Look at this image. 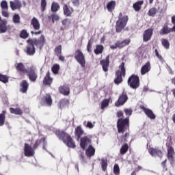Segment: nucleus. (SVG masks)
I'll list each match as a JSON object with an SVG mask.
<instances>
[{
  "label": "nucleus",
  "mask_w": 175,
  "mask_h": 175,
  "mask_svg": "<svg viewBox=\"0 0 175 175\" xmlns=\"http://www.w3.org/2000/svg\"><path fill=\"white\" fill-rule=\"evenodd\" d=\"M13 23H14V24H19L20 23V15L18 14H15L13 16Z\"/></svg>",
  "instance_id": "obj_50"
},
{
  "label": "nucleus",
  "mask_w": 175,
  "mask_h": 175,
  "mask_svg": "<svg viewBox=\"0 0 175 175\" xmlns=\"http://www.w3.org/2000/svg\"><path fill=\"white\" fill-rule=\"evenodd\" d=\"M7 24L8 21L6 20L0 19V33H4V32L8 31Z\"/></svg>",
  "instance_id": "obj_22"
},
{
  "label": "nucleus",
  "mask_w": 175,
  "mask_h": 175,
  "mask_svg": "<svg viewBox=\"0 0 175 175\" xmlns=\"http://www.w3.org/2000/svg\"><path fill=\"white\" fill-rule=\"evenodd\" d=\"M85 154L89 158L94 157V155H95V148H94L92 146H89V147L86 149Z\"/></svg>",
  "instance_id": "obj_26"
},
{
  "label": "nucleus",
  "mask_w": 175,
  "mask_h": 175,
  "mask_svg": "<svg viewBox=\"0 0 175 175\" xmlns=\"http://www.w3.org/2000/svg\"><path fill=\"white\" fill-rule=\"evenodd\" d=\"M141 109L144 111L145 114L150 118V120H155L156 116L155 114H154V112H152V110L146 108L144 106H141Z\"/></svg>",
  "instance_id": "obj_13"
},
{
  "label": "nucleus",
  "mask_w": 175,
  "mask_h": 175,
  "mask_svg": "<svg viewBox=\"0 0 175 175\" xmlns=\"http://www.w3.org/2000/svg\"><path fill=\"white\" fill-rule=\"evenodd\" d=\"M55 133L59 139H62L67 145V147H70L71 148L76 147L73 139H72V137L69 135L59 130L56 131Z\"/></svg>",
  "instance_id": "obj_1"
},
{
  "label": "nucleus",
  "mask_w": 175,
  "mask_h": 175,
  "mask_svg": "<svg viewBox=\"0 0 175 175\" xmlns=\"http://www.w3.org/2000/svg\"><path fill=\"white\" fill-rule=\"evenodd\" d=\"M80 146L83 150H85V148L91 146V139L88 137H82L81 139Z\"/></svg>",
  "instance_id": "obj_12"
},
{
  "label": "nucleus",
  "mask_w": 175,
  "mask_h": 175,
  "mask_svg": "<svg viewBox=\"0 0 175 175\" xmlns=\"http://www.w3.org/2000/svg\"><path fill=\"white\" fill-rule=\"evenodd\" d=\"M110 47L112 50H116V49H120L118 42H116L114 45H111Z\"/></svg>",
  "instance_id": "obj_56"
},
{
  "label": "nucleus",
  "mask_w": 175,
  "mask_h": 175,
  "mask_svg": "<svg viewBox=\"0 0 175 175\" xmlns=\"http://www.w3.org/2000/svg\"><path fill=\"white\" fill-rule=\"evenodd\" d=\"M128 100V96L126 94H122L120 96L118 100L116 102L115 105L116 107H120V106H124Z\"/></svg>",
  "instance_id": "obj_9"
},
{
  "label": "nucleus",
  "mask_w": 175,
  "mask_h": 175,
  "mask_svg": "<svg viewBox=\"0 0 175 175\" xmlns=\"http://www.w3.org/2000/svg\"><path fill=\"white\" fill-rule=\"evenodd\" d=\"M57 57H59V61H62V62H64V61H65V57H64L61 55H57Z\"/></svg>",
  "instance_id": "obj_60"
},
{
  "label": "nucleus",
  "mask_w": 175,
  "mask_h": 175,
  "mask_svg": "<svg viewBox=\"0 0 175 175\" xmlns=\"http://www.w3.org/2000/svg\"><path fill=\"white\" fill-rule=\"evenodd\" d=\"M45 85H50L53 83V78L50 77V72H47L43 81Z\"/></svg>",
  "instance_id": "obj_27"
},
{
  "label": "nucleus",
  "mask_w": 175,
  "mask_h": 175,
  "mask_svg": "<svg viewBox=\"0 0 175 175\" xmlns=\"http://www.w3.org/2000/svg\"><path fill=\"white\" fill-rule=\"evenodd\" d=\"M39 143H42V145L44 146L46 144V139L45 138H42L40 140H37L35 145H34V148H36L39 146Z\"/></svg>",
  "instance_id": "obj_45"
},
{
  "label": "nucleus",
  "mask_w": 175,
  "mask_h": 175,
  "mask_svg": "<svg viewBox=\"0 0 175 175\" xmlns=\"http://www.w3.org/2000/svg\"><path fill=\"white\" fill-rule=\"evenodd\" d=\"M16 69L18 72H21L23 75L28 72V68L27 69L23 63H17L16 65Z\"/></svg>",
  "instance_id": "obj_16"
},
{
  "label": "nucleus",
  "mask_w": 175,
  "mask_h": 175,
  "mask_svg": "<svg viewBox=\"0 0 175 175\" xmlns=\"http://www.w3.org/2000/svg\"><path fill=\"white\" fill-rule=\"evenodd\" d=\"M152 29H148L144 32V42H148L150 39H151V36H152Z\"/></svg>",
  "instance_id": "obj_18"
},
{
  "label": "nucleus",
  "mask_w": 175,
  "mask_h": 175,
  "mask_svg": "<svg viewBox=\"0 0 175 175\" xmlns=\"http://www.w3.org/2000/svg\"><path fill=\"white\" fill-rule=\"evenodd\" d=\"M144 3V1H139L137 3H134L133 5V9L135 10V12H139L140 9H142V5Z\"/></svg>",
  "instance_id": "obj_31"
},
{
  "label": "nucleus",
  "mask_w": 175,
  "mask_h": 175,
  "mask_svg": "<svg viewBox=\"0 0 175 175\" xmlns=\"http://www.w3.org/2000/svg\"><path fill=\"white\" fill-rule=\"evenodd\" d=\"M42 100L44 102V103H46L47 106H51V104L53 103V99H51L50 94L44 96L42 98Z\"/></svg>",
  "instance_id": "obj_24"
},
{
  "label": "nucleus",
  "mask_w": 175,
  "mask_h": 175,
  "mask_svg": "<svg viewBox=\"0 0 175 175\" xmlns=\"http://www.w3.org/2000/svg\"><path fill=\"white\" fill-rule=\"evenodd\" d=\"M128 144H124V146H122L121 149H120V154H122V155H124V154H126V151H128Z\"/></svg>",
  "instance_id": "obj_42"
},
{
  "label": "nucleus",
  "mask_w": 175,
  "mask_h": 175,
  "mask_svg": "<svg viewBox=\"0 0 175 175\" xmlns=\"http://www.w3.org/2000/svg\"><path fill=\"white\" fill-rule=\"evenodd\" d=\"M2 15L3 17H9V13L8 12V10H2Z\"/></svg>",
  "instance_id": "obj_57"
},
{
  "label": "nucleus",
  "mask_w": 175,
  "mask_h": 175,
  "mask_svg": "<svg viewBox=\"0 0 175 175\" xmlns=\"http://www.w3.org/2000/svg\"><path fill=\"white\" fill-rule=\"evenodd\" d=\"M55 53L57 54V55H60L61 53H62V46L61 45H58L55 49Z\"/></svg>",
  "instance_id": "obj_44"
},
{
  "label": "nucleus",
  "mask_w": 175,
  "mask_h": 175,
  "mask_svg": "<svg viewBox=\"0 0 175 175\" xmlns=\"http://www.w3.org/2000/svg\"><path fill=\"white\" fill-rule=\"evenodd\" d=\"M29 85V84H28V82H27V81H23L21 83V92H23V94H25V92H27V91L28 90Z\"/></svg>",
  "instance_id": "obj_25"
},
{
  "label": "nucleus",
  "mask_w": 175,
  "mask_h": 175,
  "mask_svg": "<svg viewBox=\"0 0 175 175\" xmlns=\"http://www.w3.org/2000/svg\"><path fill=\"white\" fill-rule=\"evenodd\" d=\"M68 105H69V100H68L67 99H63L60 100L59 103V106L60 109H64V107H65L66 106H68Z\"/></svg>",
  "instance_id": "obj_36"
},
{
  "label": "nucleus",
  "mask_w": 175,
  "mask_h": 175,
  "mask_svg": "<svg viewBox=\"0 0 175 175\" xmlns=\"http://www.w3.org/2000/svg\"><path fill=\"white\" fill-rule=\"evenodd\" d=\"M111 100V98H109L103 100L101 102V109H102V110L106 109V107H107V106H109V103H110Z\"/></svg>",
  "instance_id": "obj_33"
},
{
  "label": "nucleus",
  "mask_w": 175,
  "mask_h": 175,
  "mask_svg": "<svg viewBox=\"0 0 175 175\" xmlns=\"http://www.w3.org/2000/svg\"><path fill=\"white\" fill-rule=\"evenodd\" d=\"M75 59L81 65V68H85V56H84L81 50L78 49L75 51Z\"/></svg>",
  "instance_id": "obj_5"
},
{
  "label": "nucleus",
  "mask_w": 175,
  "mask_h": 175,
  "mask_svg": "<svg viewBox=\"0 0 175 175\" xmlns=\"http://www.w3.org/2000/svg\"><path fill=\"white\" fill-rule=\"evenodd\" d=\"M10 8L12 10H16V9H21V7L23 6V4L21 3V1L19 0H14V1H10Z\"/></svg>",
  "instance_id": "obj_15"
},
{
  "label": "nucleus",
  "mask_w": 175,
  "mask_h": 175,
  "mask_svg": "<svg viewBox=\"0 0 175 175\" xmlns=\"http://www.w3.org/2000/svg\"><path fill=\"white\" fill-rule=\"evenodd\" d=\"M31 33H32V34L34 33V35H40V34L42 33V31L39 30V31H37V32H34V31H31Z\"/></svg>",
  "instance_id": "obj_61"
},
{
  "label": "nucleus",
  "mask_w": 175,
  "mask_h": 175,
  "mask_svg": "<svg viewBox=\"0 0 175 175\" xmlns=\"http://www.w3.org/2000/svg\"><path fill=\"white\" fill-rule=\"evenodd\" d=\"M84 125L86 128H88L89 129H92V128H94V126H95L94 123L90 121L85 122Z\"/></svg>",
  "instance_id": "obj_46"
},
{
  "label": "nucleus",
  "mask_w": 175,
  "mask_h": 175,
  "mask_svg": "<svg viewBox=\"0 0 175 175\" xmlns=\"http://www.w3.org/2000/svg\"><path fill=\"white\" fill-rule=\"evenodd\" d=\"M155 54L156 56L157 57V58H159V59H162V56H161V55H159V53L158 52V49H155Z\"/></svg>",
  "instance_id": "obj_59"
},
{
  "label": "nucleus",
  "mask_w": 175,
  "mask_h": 175,
  "mask_svg": "<svg viewBox=\"0 0 175 175\" xmlns=\"http://www.w3.org/2000/svg\"><path fill=\"white\" fill-rule=\"evenodd\" d=\"M31 25L36 31H39V29H40V23H39V20H38V18L36 17H33L31 19Z\"/></svg>",
  "instance_id": "obj_20"
},
{
  "label": "nucleus",
  "mask_w": 175,
  "mask_h": 175,
  "mask_svg": "<svg viewBox=\"0 0 175 175\" xmlns=\"http://www.w3.org/2000/svg\"><path fill=\"white\" fill-rule=\"evenodd\" d=\"M59 92L60 94H63V95H69V87L66 85L61 86L59 88Z\"/></svg>",
  "instance_id": "obj_30"
},
{
  "label": "nucleus",
  "mask_w": 175,
  "mask_h": 175,
  "mask_svg": "<svg viewBox=\"0 0 175 175\" xmlns=\"http://www.w3.org/2000/svg\"><path fill=\"white\" fill-rule=\"evenodd\" d=\"M5 114H6V111H3L2 113H0V126L5 125Z\"/></svg>",
  "instance_id": "obj_35"
},
{
  "label": "nucleus",
  "mask_w": 175,
  "mask_h": 175,
  "mask_svg": "<svg viewBox=\"0 0 175 175\" xmlns=\"http://www.w3.org/2000/svg\"><path fill=\"white\" fill-rule=\"evenodd\" d=\"M52 12H57L59 10V5L57 3H53L51 5Z\"/></svg>",
  "instance_id": "obj_41"
},
{
  "label": "nucleus",
  "mask_w": 175,
  "mask_h": 175,
  "mask_svg": "<svg viewBox=\"0 0 175 175\" xmlns=\"http://www.w3.org/2000/svg\"><path fill=\"white\" fill-rule=\"evenodd\" d=\"M123 115H124V113H123L122 111H118L117 112V116H118V117H122Z\"/></svg>",
  "instance_id": "obj_62"
},
{
  "label": "nucleus",
  "mask_w": 175,
  "mask_h": 175,
  "mask_svg": "<svg viewBox=\"0 0 175 175\" xmlns=\"http://www.w3.org/2000/svg\"><path fill=\"white\" fill-rule=\"evenodd\" d=\"M128 23V16L119 14L118 20L116 21V32H121L126 27Z\"/></svg>",
  "instance_id": "obj_2"
},
{
  "label": "nucleus",
  "mask_w": 175,
  "mask_h": 175,
  "mask_svg": "<svg viewBox=\"0 0 175 175\" xmlns=\"http://www.w3.org/2000/svg\"><path fill=\"white\" fill-rule=\"evenodd\" d=\"M75 134L78 136V139H80V136L83 135V129L80 126H77L75 129Z\"/></svg>",
  "instance_id": "obj_39"
},
{
  "label": "nucleus",
  "mask_w": 175,
  "mask_h": 175,
  "mask_svg": "<svg viewBox=\"0 0 175 175\" xmlns=\"http://www.w3.org/2000/svg\"><path fill=\"white\" fill-rule=\"evenodd\" d=\"M126 116H132V109H124Z\"/></svg>",
  "instance_id": "obj_55"
},
{
  "label": "nucleus",
  "mask_w": 175,
  "mask_h": 175,
  "mask_svg": "<svg viewBox=\"0 0 175 175\" xmlns=\"http://www.w3.org/2000/svg\"><path fill=\"white\" fill-rule=\"evenodd\" d=\"M174 149L172 147L167 148V158L170 161L171 165H173V162H174Z\"/></svg>",
  "instance_id": "obj_14"
},
{
  "label": "nucleus",
  "mask_w": 175,
  "mask_h": 175,
  "mask_svg": "<svg viewBox=\"0 0 175 175\" xmlns=\"http://www.w3.org/2000/svg\"><path fill=\"white\" fill-rule=\"evenodd\" d=\"M116 8V1H109L107 5V9L108 12H112Z\"/></svg>",
  "instance_id": "obj_29"
},
{
  "label": "nucleus",
  "mask_w": 175,
  "mask_h": 175,
  "mask_svg": "<svg viewBox=\"0 0 175 175\" xmlns=\"http://www.w3.org/2000/svg\"><path fill=\"white\" fill-rule=\"evenodd\" d=\"M172 24H174V25H175V16H173L172 17Z\"/></svg>",
  "instance_id": "obj_64"
},
{
  "label": "nucleus",
  "mask_w": 175,
  "mask_h": 175,
  "mask_svg": "<svg viewBox=\"0 0 175 175\" xmlns=\"http://www.w3.org/2000/svg\"><path fill=\"white\" fill-rule=\"evenodd\" d=\"M151 69V66H150V62H147L145 65H144L141 68V75H144L146 73H148L150 70Z\"/></svg>",
  "instance_id": "obj_23"
},
{
  "label": "nucleus",
  "mask_w": 175,
  "mask_h": 175,
  "mask_svg": "<svg viewBox=\"0 0 175 175\" xmlns=\"http://www.w3.org/2000/svg\"><path fill=\"white\" fill-rule=\"evenodd\" d=\"M31 40H33V44L40 47V49H42V47L46 44V38L43 35H41L38 40L31 39Z\"/></svg>",
  "instance_id": "obj_11"
},
{
  "label": "nucleus",
  "mask_w": 175,
  "mask_h": 175,
  "mask_svg": "<svg viewBox=\"0 0 175 175\" xmlns=\"http://www.w3.org/2000/svg\"><path fill=\"white\" fill-rule=\"evenodd\" d=\"M113 173L115 175H120V166H118V164H115L113 167Z\"/></svg>",
  "instance_id": "obj_49"
},
{
  "label": "nucleus",
  "mask_w": 175,
  "mask_h": 175,
  "mask_svg": "<svg viewBox=\"0 0 175 175\" xmlns=\"http://www.w3.org/2000/svg\"><path fill=\"white\" fill-rule=\"evenodd\" d=\"M68 19H64L62 21L63 25H68Z\"/></svg>",
  "instance_id": "obj_63"
},
{
  "label": "nucleus",
  "mask_w": 175,
  "mask_h": 175,
  "mask_svg": "<svg viewBox=\"0 0 175 175\" xmlns=\"http://www.w3.org/2000/svg\"><path fill=\"white\" fill-rule=\"evenodd\" d=\"M63 10H64V14L67 17H70V16H72V14L73 13V8H72V7L68 5H64Z\"/></svg>",
  "instance_id": "obj_17"
},
{
  "label": "nucleus",
  "mask_w": 175,
  "mask_h": 175,
  "mask_svg": "<svg viewBox=\"0 0 175 175\" xmlns=\"http://www.w3.org/2000/svg\"><path fill=\"white\" fill-rule=\"evenodd\" d=\"M49 20L52 19L53 23H54V21H58L59 20V16L57 14H52L49 16Z\"/></svg>",
  "instance_id": "obj_48"
},
{
  "label": "nucleus",
  "mask_w": 175,
  "mask_h": 175,
  "mask_svg": "<svg viewBox=\"0 0 175 175\" xmlns=\"http://www.w3.org/2000/svg\"><path fill=\"white\" fill-rule=\"evenodd\" d=\"M161 43L163 44V47H165V49H169L170 44L169 43V41L167 39H162Z\"/></svg>",
  "instance_id": "obj_43"
},
{
  "label": "nucleus",
  "mask_w": 175,
  "mask_h": 175,
  "mask_svg": "<svg viewBox=\"0 0 175 175\" xmlns=\"http://www.w3.org/2000/svg\"><path fill=\"white\" fill-rule=\"evenodd\" d=\"M119 68L120 70L116 72V78L114 80L116 84L122 83V76L125 77V63L122 62Z\"/></svg>",
  "instance_id": "obj_3"
},
{
  "label": "nucleus",
  "mask_w": 175,
  "mask_h": 175,
  "mask_svg": "<svg viewBox=\"0 0 175 175\" xmlns=\"http://www.w3.org/2000/svg\"><path fill=\"white\" fill-rule=\"evenodd\" d=\"M0 81L4 83V84H6V83L9 81V77H8L6 75L0 74Z\"/></svg>",
  "instance_id": "obj_40"
},
{
  "label": "nucleus",
  "mask_w": 175,
  "mask_h": 175,
  "mask_svg": "<svg viewBox=\"0 0 175 175\" xmlns=\"http://www.w3.org/2000/svg\"><path fill=\"white\" fill-rule=\"evenodd\" d=\"M172 32V28H169L167 25H165L160 30V35H167Z\"/></svg>",
  "instance_id": "obj_28"
},
{
  "label": "nucleus",
  "mask_w": 175,
  "mask_h": 175,
  "mask_svg": "<svg viewBox=\"0 0 175 175\" xmlns=\"http://www.w3.org/2000/svg\"><path fill=\"white\" fill-rule=\"evenodd\" d=\"M1 7L2 10H8V2L6 1H3L1 3Z\"/></svg>",
  "instance_id": "obj_52"
},
{
  "label": "nucleus",
  "mask_w": 175,
  "mask_h": 175,
  "mask_svg": "<svg viewBox=\"0 0 175 175\" xmlns=\"http://www.w3.org/2000/svg\"><path fill=\"white\" fill-rule=\"evenodd\" d=\"M27 42V45L25 51L27 55H33L36 53L35 44L33 43L34 41L29 38Z\"/></svg>",
  "instance_id": "obj_6"
},
{
  "label": "nucleus",
  "mask_w": 175,
  "mask_h": 175,
  "mask_svg": "<svg viewBox=\"0 0 175 175\" xmlns=\"http://www.w3.org/2000/svg\"><path fill=\"white\" fill-rule=\"evenodd\" d=\"M20 36L23 39H27V38H28V36H29L28 32H27L26 30H23L21 32Z\"/></svg>",
  "instance_id": "obj_51"
},
{
  "label": "nucleus",
  "mask_w": 175,
  "mask_h": 175,
  "mask_svg": "<svg viewBox=\"0 0 175 175\" xmlns=\"http://www.w3.org/2000/svg\"><path fill=\"white\" fill-rule=\"evenodd\" d=\"M10 113H12V114H16L18 116H20L21 114H23V111H21V109H20V108H10Z\"/></svg>",
  "instance_id": "obj_34"
},
{
  "label": "nucleus",
  "mask_w": 175,
  "mask_h": 175,
  "mask_svg": "<svg viewBox=\"0 0 175 175\" xmlns=\"http://www.w3.org/2000/svg\"><path fill=\"white\" fill-rule=\"evenodd\" d=\"M139 79L137 75H132L129 78L128 83L131 88H137L139 85Z\"/></svg>",
  "instance_id": "obj_7"
},
{
  "label": "nucleus",
  "mask_w": 175,
  "mask_h": 175,
  "mask_svg": "<svg viewBox=\"0 0 175 175\" xmlns=\"http://www.w3.org/2000/svg\"><path fill=\"white\" fill-rule=\"evenodd\" d=\"M103 51V46L102 45H97L96 49L94 50V53L97 55L98 54H102Z\"/></svg>",
  "instance_id": "obj_38"
},
{
  "label": "nucleus",
  "mask_w": 175,
  "mask_h": 175,
  "mask_svg": "<svg viewBox=\"0 0 175 175\" xmlns=\"http://www.w3.org/2000/svg\"><path fill=\"white\" fill-rule=\"evenodd\" d=\"M157 13V8H153L149 10L148 12V16H154Z\"/></svg>",
  "instance_id": "obj_54"
},
{
  "label": "nucleus",
  "mask_w": 175,
  "mask_h": 175,
  "mask_svg": "<svg viewBox=\"0 0 175 175\" xmlns=\"http://www.w3.org/2000/svg\"><path fill=\"white\" fill-rule=\"evenodd\" d=\"M100 164L103 170L105 172L107 169V159H102Z\"/></svg>",
  "instance_id": "obj_37"
},
{
  "label": "nucleus",
  "mask_w": 175,
  "mask_h": 175,
  "mask_svg": "<svg viewBox=\"0 0 175 175\" xmlns=\"http://www.w3.org/2000/svg\"><path fill=\"white\" fill-rule=\"evenodd\" d=\"M46 5H47V3L46 2V0H41V10H42V12H44Z\"/></svg>",
  "instance_id": "obj_53"
},
{
  "label": "nucleus",
  "mask_w": 175,
  "mask_h": 175,
  "mask_svg": "<svg viewBox=\"0 0 175 175\" xmlns=\"http://www.w3.org/2000/svg\"><path fill=\"white\" fill-rule=\"evenodd\" d=\"M26 73L31 81H36L38 73H36V68L34 66L28 68V71Z\"/></svg>",
  "instance_id": "obj_8"
},
{
  "label": "nucleus",
  "mask_w": 175,
  "mask_h": 175,
  "mask_svg": "<svg viewBox=\"0 0 175 175\" xmlns=\"http://www.w3.org/2000/svg\"><path fill=\"white\" fill-rule=\"evenodd\" d=\"M100 64L102 65L104 72H107L109 70V56H107L105 59L101 60Z\"/></svg>",
  "instance_id": "obj_21"
},
{
  "label": "nucleus",
  "mask_w": 175,
  "mask_h": 175,
  "mask_svg": "<svg viewBox=\"0 0 175 175\" xmlns=\"http://www.w3.org/2000/svg\"><path fill=\"white\" fill-rule=\"evenodd\" d=\"M91 47H92V44H91V41H89L88 46H87V50L88 51V53H91V51H92Z\"/></svg>",
  "instance_id": "obj_58"
},
{
  "label": "nucleus",
  "mask_w": 175,
  "mask_h": 175,
  "mask_svg": "<svg viewBox=\"0 0 175 175\" xmlns=\"http://www.w3.org/2000/svg\"><path fill=\"white\" fill-rule=\"evenodd\" d=\"M24 152L25 157H33L35 155L34 149L28 144H25Z\"/></svg>",
  "instance_id": "obj_10"
},
{
  "label": "nucleus",
  "mask_w": 175,
  "mask_h": 175,
  "mask_svg": "<svg viewBox=\"0 0 175 175\" xmlns=\"http://www.w3.org/2000/svg\"><path fill=\"white\" fill-rule=\"evenodd\" d=\"M148 152L152 155V157H162V152L158 149L154 148H149Z\"/></svg>",
  "instance_id": "obj_19"
},
{
  "label": "nucleus",
  "mask_w": 175,
  "mask_h": 175,
  "mask_svg": "<svg viewBox=\"0 0 175 175\" xmlns=\"http://www.w3.org/2000/svg\"><path fill=\"white\" fill-rule=\"evenodd\" d=\"M59 70V65L58 64H54L52 67V71L55 75H57L58 73V71Z\"/></svg>",
  "instance_id": "obj_47"
},
{
  "label": "nucleus",
  "mask_w": 175,
  "mask_h": 175,
  "mask_svg": "<svg viewBox=\"0 0 175 175\" xmlns=\"http://www.w3.org/2000/svg\"><path fill=\"white\" fill-rule=\"evenodd\" d=\"M129 124V119H118L117 126L118 131L119 133H124L125 132V129H128V126Z\"/></svg>",
  "instance_id": "obj_4"
},
{
  "label": "nucleus",
  "mask_w": 175,
  "mask_h": 175,
  "mask_svg": "<svg viewBox=\"0 0 175 175\" xmlns=\"http://www.w3.org/2000/svg\"><path fill=\"white\" fill-rule=\"evenodd\" d=\"M131 43L130 39L124 40L122 42L118 41V44L119 46V49H122V47H125V46H128Z\"/></svg>",
  "instance_id": "obj_32"
}]
</instances>
